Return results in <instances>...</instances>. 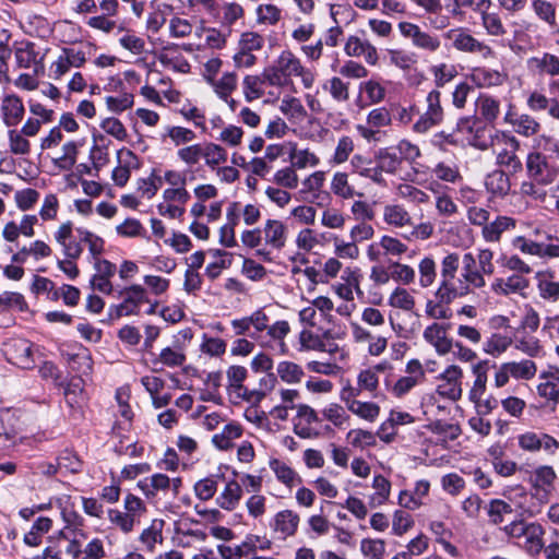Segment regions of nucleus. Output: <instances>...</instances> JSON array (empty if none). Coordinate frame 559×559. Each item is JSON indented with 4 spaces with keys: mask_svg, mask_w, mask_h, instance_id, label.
I'll return each mask as SVG.
<instances>
[{
    "mask_svg": "<svg viewBox=\"0 0 559 559\" xmlns=\"http://www.w3.org/2000/svg\"><path fill=\"white\" fill-rule=\"evenodd\" d=\"M355 150L354 139L349 135H342L338 138L334 147L333 154L331 155L329 163L333 166L343 165L350 159V156Z\"/></svg>",
    "mask_w": 559,
    "mask_h": 559,
    "instance_id": "44",
    "label": "nucleus"
},
{
    "mask_svg": "<svg viewBox=\"0 0 559 559\" xmlns=\"http://www.w3.org/2000/svg\"><path fill=\"white\" fill-rule=\"evenodd\" d=\"M429 71L437 87H443L457 75L455 66L445 62L433 64Z\"/></svg>",
    "mask_w": 559,
    "mask_h": 559,
    "instance_id": "63",
    "label": "nucleus"
},
{
    "mask_svg": "<svg viewBox=\"0 0 559 559\" xmlns=\"http://www.w3.org/2000/svg\"><path fill=\"white\" fill-rule=\"evenodd\" d=\"M123 298L121 304L115 307L117 317L135 316L143 304H151L148 292L139 284H133L120 292Z\"/></svg>",
    "mask_w": 559,
    "mask_h": 559,
    "instance_id": "12",
    "label": "nucleus"
},
{
    "mask_svg": "<svg viewBox=\"0 0 559 559\" xmlns=\"http://www.w3.org/2000/svg\"><path fill=\"white\" fill-rule=\"evenodd\" d=\"M164 525L165 522L163 520L154 519L151 524L141 532L139 542L143 545L147 552H154L156 546L163 544Z\"/></svg>",
    "mask_w": 559,
    "mask_h": 559,
    "instance_id": "33",
    "label": "nucleus"
},
{
    "mask_svg": "<svg viewBox=\"0 0 559 559\" xmlns=\"http://www.w3.org/2000/svg\"><path fill=\"white\" fill-rule=\"evenodd\" d=\"M545 238L548 241L556 240V242H537L524 236H516L512 239V247L523 254L543 260L559 259V238L552 234H547Z\"/></svg>",
    "mask_w": 559,
    "mask_h": 559,
    "instance_id": "6",
    "label": "nucleus"
},
{
    "mask_svg": "<svg viewBox=\"0 0 559 559\" xmlns=\"http://www.w3.org/2000/svg\"><path fill=\"white\" fill-rule=\"evenodd\" d=\"M419 280L418 285L421 288H428L432 286L437 278V263L432 257H424L418 262Z\"/></svg>",
    "mask_w": 559,
    "mask_h": 559,
    "instance_id": "55",
    "label": "nucleus"
},
{
    "mask_svg": "<svg viewBox=\"0 0 559 559\" xmlns=\"http://www.w3.org/2000/svg\"><path fill=\"white\" fill-rule=\"evenodd\" d=\"M3 353L11 364L22 369H32L35 366L33 345L25 338H10L3 345Z\"/></svg>",
    "mask_w": 559,
    "mask_h": 559,
    "instance_id": "11",
    "label": "nucleus"
},
{
    "mask_svg": "<svg viewBox=\"0 0 559 559\" xmlns=\"http://www.w3.org/2000/svg\"><path fill=\"white\" fill-rule=\"evenodd\" d=\"M514 379L531 380L537 372V366L533 360L523 359L521 361H509L506 362Z\"/></svg>",
    "mask_w": 559,
    "mask_h": 559,
    "instance_id": "59",
    "label": "nucleus"
},
{
    "mask_svg": "<svg viewBox=\"0 0 559 559\" xmlns=\"http://www.w3.org/2000/svg\"><path fill=\"white\" fill-rule=\"evenodd\" d=\"M323 90L329 92L337 103H345L349 99V86L341 78L333 76L324 82Z\"/></svg>",
    "mask_w": 559,
    "mask_h": 559,
    "instance_id": "60",
    "label": "nucleus"
},
{
    "mask_svg": "<svg viewBox=\"0 0 559 559\" xmlns=\"http://www.w3.org/2000/svg\"><path fill=\"white\" fill-rule=\"evenodd\" d=\"M490 287L496 295L508 296L526 289L528 281L520 274H512L507 278H495Z\"/></svg>",
    "mask_w": 559,
    "mask_h": 559,
    "instance_id": "28",
    "label": "nucleus"
},
{
    "mask_svg": "<svg viewBox=\"0 0 559 559\" xmlns=\"http://www.w3.org/2000/svg\"><path fill=\"white\" fill-rule=\"evenodd\" d=\"M469 78L480 88L501 86L508 80L507 73L485 67L472 69Z\"/></svg>",
    "mask_w": 559,
    "mask_h": 559,
    "instance_id": "25",
    "label": "nucleus"
},
{
    "mask_svg": "<svg viewBox=\"0 0 559 559\" xmlns=\"http://www.w3.org/2000/svg\"><path fill=\"white\" fill-rule=\"evenodd\" d=\"M242 497V488L240 484L235 480H228L216 498V503L224 510L231 511L234 510L240 502Z\"/></svg>",
    "mask_w": 559,
    "mask_h": 559,
    "instance_id": "37",
    "label": "nucleus"
},
{
    "mask_svg": "<svg viewBox=\"0 0 559 559\" xmlns=\"http://www.w3.org/2000/svg\"><path fill=\"white\" fill-rule=\"evenodd\" d=\"M344 51L348 57H362L369 66H376L379 61L377 48L367 39L350 35L344 45Z\"/></svg>",
    "mask_w": 559,
    "mask_h": 559,
    "instance_id": "18",
    "label": "nucleus"
},
{
    "mask_svg": "<svg viewBox=\"0 0 559 559\" xmlns=\"http://www.w3.org/2000/svg\"><path fill=\"white\" fill-rule=\"evenodd\" d=\"M243 429L238 423H229L224 426L221 432L212 437L213 444L219 450H229L234 447V440L242 436Z\"/></svg>",
    "mask_w": 559,
    "mask_h": 559,
    "instance_id": "38",
    "label": "nucleus"
},
{
    "mask_svg": "<svg viewBox=\"0 0 559 559\" xmlns=\"http://www.w3.org/2000/svg\"><path fill=\"white\" fill-rule=\"evenodd\" d=\"M340 331H335L334 328H328L322 331V335L313 333L311 330L304 329L299 333L300 350H317L328 352L330 354L335 353L338 347L337 345L326 347L323 340H331L340 336Z\"/></svg>",
    "mask_w": 559,
    "mask_h": 559,
    "instance_id": "16",
    "label": "nucleus"
},
{
    "mask_svg": "<svg viewBox=\"0 0 559 559\" xmlns=\"http://www.w3.org/2000/svg\"><path fill=\"white\" fill-rule=\"evenodd\" d=\"M261 542V537L258 535H248L239 545H218L217 552L222 559H241L247 558L255 554L258 543Z\"/></svg>",
    "mask_w": 559,
    "mask_h": 559,
    "instance_id": "20",
    "label": "nucleus"
},
{
    "mask_svg": "<svg viewBox=\"0 0 559 559\" xmlns=\"http://www.w3.org/2000/svg\"><path fill=\"white\" fill-rule=\"evenodd\" d=\"M445 37L452 40L453 47L463 52H478L483 57L488 58L493 55L492 49L486 44L476 39L464 28H453L447 32Z\"/></svg>",
    "mask_w": 559,
    "mask_h": 559,
    "instance_id": "14",
    "label": "nucleus"
},
{
    "mask_svg": "<svg viewBox=\"0 0 559 559\" xmlns=\"http://www.w3.org/2000/svg\"><path fill=\"white\" fill-rule=\"evenodd\" d=\"M360 551L367 559H383L385 542L380 538H364L360 542Z\"/></svg>",
    "mask_w": 559,
    "mask_h": 559,
    "instance_id": "64",
    "label": "nucleus"
},
{
    "mask_svg": "<svg viewBox=\"0 0 559 559\" xmlns=\"http://www.w3.org/2000/svg\"><path fill=\"white\" fill-rule=\"evenodd\" d=\"M300 518L297 512L286 509L277 512L271 524L275 533L281 534L282 537L294 536L298 530Z\"/></svg>",
    "mask_w": 559,
    "mask_h": 559,
    "instance_id": "26",
    "label": "nucleus"
},
{
    "mask_svg": "<svg viewBox=\"0 0 559 559\" xmlns=\"http://www.w3.org/2000/svg\"><path fill=\"white\" fill-rule=\"evenodd\" d=\"M8 145L13 155H28L32 151L28 138L16 127L8 128Z\"/></svg>",
    "mask_w": 559,
    "mask_h": 559,
    "instance_id": "46",
    "label": "nucleus"
},
{
    "mask_svg": "<svg viewBox=\"0 0 559 559\" xmlns=\"http://www.w3.org/2000/svg\"><path fill=\"white\" fill-rule=\"evenodd\" d=\"M52 527V520L47 516L38 518L32 525L31 530L25 533L23 540L29 547H37L41 544L43 537Z\"/></svg>",
    "mask_w": 559,
    "mask_h": 559,
    "instance_id": "43",
    "label": "nucleus"
},
{
    "mask_svg": "<svg viewBox=\"0 0 559 559\" xmlns=\"http://www.w3.org/2000/svg\"><path fill=\"white\" fill-rule=\"evenodd\" d=\"M346 440L352 447L360 450L374 447L377 443L373 432L360 428L350 429L346 435Z\"/></svg>",
    "mask_w": 559,
    "mask_h": 559,
    "instance_id": "61",
    "label": "nucleus"
},
{
    "mask_svg": "<svg viewBox=\"0 0 559 559\" xmlns=\"http://www.w3.org/2000/svg\"><path fill=\"white\" fill-rule=\"evenodd\" d=\"M263 243L274 250H282L287 241V228L282 221L267 219L263 227Z\"/></svg>",
    "mask_w": 559,
    "mask_h": 559,
    "instance_id": "21",
    "label": "nucleus"
},
{
    "mask_svg": "<svg viewBox=\"0 0 559 559\" xmlns=\"http://www.w3.org/2000/svg\"><path fill=\"white\" fill-rule=\"evenodd\" d=\"M476 106L481 118L488 123L495 122L500 115V102L492 96H479Z\"/></svg>",
    "mask_w": 559,
    "mask_h": 559,
    "instance_id": "52",
    "label": "nucleus"
},
{
    "mask_svg": "<svg viewBox=\"0 0 559 559\" xmlns=\"http://www.w3.org/2000/svg\"><path fill=\"white\" fill-rule=\"evenodd\" d=\"M331 193L342 200H352L356 195L362 197L349 182V175L345 171H335L330 181Z\"/></svg>",
    "mask_w": 559,
    "mask_h": 559,
    "instance_id": "30",
    "label": "nucleus"
},
{
    "mask_svg": "<svg viewBox=\"0 0 559 559\" xmlns=\"http://www.w3.org/2000/svg\"><path fill=\"white\" fill-rule=\"evenodd\" d=\"M538 296L546 301L559 300V282L555 281V272L551 270L538 271L535 275Z\"/></svg>",
    "mask_w": 559,
    "mask_h": 559,
    "instance_id": "23",
    "label": "nucleus"
},
{
    "mask_svg": "<svg viewBox=\"0 0 559 559\" xmlns=\"http://www.w3.org/2000/svg\"><path fill=\"white\" fill-rule=\"evenodd\" d=\"M228 34L215 27L204 26L203 23L195 27V35L199 38L203 37L204 46L210 49H223L226 46Z\"/></svg>",
    "mask_w": 559,
    "mask_h": 559,
    "instance_id": "39",
    "label": "nucleus"
},
{
    "mask_svg": "<svg viewBox=\"0 0 559 559\" xmlns=\"http://www.w3.org/2000/svg\"><path fill=\"white\" fill-rule=\"evenodd\" d=\"M504 122L509 123L514 132L526 138L535 135L540 129L539 122L532 116L527 114L518 115L511 110L506 114Z\"/></svg>",
    "mask_w": 559,
    "mask_h": 559,
    "instance_id": "27",
    "label": "nucleus"
},
{
    "mask_svg": "<svg viewBox=\"0 0 559 559\" xmlns=\"http://www.w3.org/2000/svg\"><path fill=\"white\" fill-rule=\"evenodd\" d=\"M413 421L414 418L409 413L392 411L389 418L379 427L377 435L382 441L390 443L396 436L395 426L406 425Z\"/></svg>",
    "mask_w": 559,
    "mask_h": 559,
    "instance_id": "31",
    "label": "nucleus"
},
{
    "mask_svg": "<svg viewBox=\"0 0 559 559\" xmlns=\"http://www.w3.org/2000/svg\"><path fill=\"white\" fill-rule=\"evenodd\" d=\"M460 298L457 292L438 287L435 292V299H428L425 305V313L433 320H448L452 317L449 308L455 299Z\"/></svg>",
    "mask_w": 559,
    "mask_h": 559,
    "instance_id": "15",
    "label": "nucleus"
},
{
    "mask_svg": "<svg viewBox=\"0 0 559 559\" xmlns=\"http://www.w3.org/2000/svg\"><path fill=\"white\" fill-rule=\"evenodd\" d=\"M424 340L430 344L438 355H448L453 348V341L448 336L447 328L433 322L423 333Z\"/></svg>",
    "mask_w": 559,
    "mask_h": 559,
    "instance_id": "19",
    "label": "nucleus"
},
{
    "mask_svg": "<svg viewBox=\"0 0 559 559\" xmlns=\"http://www.w3.org/2000/svg\"><path fill=\"white\" fill-rule=\"evenodd\" d=\"M269 466L270 469L274 473L276 479L288 488L302 483L299 474L284 461L272 459L269 462Z\"/></svg>",
    "mask_w": 559,
    "mask_h": 559,
    "instance_id": "36",
    "label": "nucleus"
},
{
    "mask_svg": "<svg viewBox=\"0 0 559 559\" xmlns=\"http://www.w3.org/2000/svg\"><path fill=\"white\" fill-rule=\"evenodd\" d=\"M489 148L496 156L497 164L504 166L512 171L522 168V163L516 155L520 142L508 132L493 130L489 132Z\"/></svg>",
    "mask_w": 559,
    "mask_h": 559,
    "instance_id": "4",
    "label": "nucleus"
},
{
    "mask_svg": "<svg viewBox=\"0 0 559 559\" xmlns=\"http://www.w3.org/2000/svg\"><path fill=\"white\" fill-rule=\"evenodd\" d=\"M463 369L451 364L437 377V393L448 400L459 401L463 393Z\"/></svg>",
    "mask_w": 559,
    "mask_h": 559,
    "instance_id": "9",
    "label": "nucleus"
},
{
    "mask_svg": "<svg viewBox=\"0 0 559 559\" xmlns=\"http://www.w3.org/2000/svg\"><path fill=\"white\" fill-rule=\"evenodd\" d=\"M516 227V221L509 216H498L495 221L488 222L481 228V237L487 242H499L504 231L513 230Z\"/></svg>",
    "mask_w": 559,
    "mask_h": 559,
    "instance_id": "32",
    "label": "nucleus"
},
{
    "mask_svg": "<svg viewBox=\"0 0 559 559\" xmlns=\"http://www.w3.org/2000/svg\"><path fill=\"white\" fill-rule=\"evenodd\" d=\"M488 369L489 361L486 359L479 360L472 366L474 382L469 390V400L474 403H479L486 392Z\"/></svg>",
    "mask_w": 559,
    "mask_h": 559,
    "instance_id": "29",
    "label": "nucleus"
},
{
    "mask_svg": "<svg viewBox=\"0 0 559 559\" xmlns=\"http://www.w3.org/2000/svg\"><path fill=\"white\" fill-rule=\"evenodd\" d=\"M512 343V338L508 335L491 333L484 342L483 350L489 356L499 357L508 350Z\"/></svg>",
    "mask_w": 559,
    "mask_h": 559,
    "instance_id": "45",
    "label": "nucleus"
},
{
    "mask_svg": "<svg viewBox=\"0 0 559 559\" xmlns=\"http://www.w3.org/2000/svg\"><path fill=\"white\" fill-rule=\"evenodd\" d=\"M107 515L110 524L123 534L131 533L135 525H138L126 511H121L119 509H109Z\"/></svg>",
    "mask_w": 559,
    "mask_h": 559,
    "instance_id": "62",
    "label": "nucleus"
},
{
    "mask_svg": "<svg viewBox=\"0 0 559 559\" xmlns=\"http://www.w3.org/2000/svg\"><path fill=\"white\" fill-rule=\"evenodd\" d=\"M206 538V533L201 530H186L182 526L176 528V543L182 548H191L197 544H202Z\"/></svg>",
    "mask_w": 559,
    "mask_h": 559,
    "instance_id": "54",
    "label": "nucleus"
},
{
    "mask_svg": "<svg viewBox=\"0 0 559 559\" xmlns=\"http://www.w3.org/2000/svg\"><path fill=\"white\" fill-rule=\"evenodd\" d=\"M425 110L413 124V131L419 134L427 133L433 127L442 123L444 119V109L441 105V93L438 90H431L425 99Z\"/></svg>",
    "mask_w": 559,
    "mask_h": 559,
    "instance_id": "7",
    "label": "nucleus"
},
{
    "mask_svg": "<svg viewBox=\"0 0 559 559\" xmlns=\"http://www.w3.org/2000/svg\"><path fill=\"white\" fill-rule=\"evenodd\" d=\"M514 347L524 355L537 358L544 356V347L540 341L531 334H523L515 338Z\"/></svg>",
    "mask_w": 559,
    "mask_h": 559,
    "instance_id": "50",
    "label": "nucleus"
},
{
    "mask_svg": "<svg viewBox=\"0 0 559 559\" xmlns=\"http://www.w3.org/2000/svg\"><path fill=\"white\" fill-rule=\"evenodd\" d=\"M557 474L549 465H542L535 468L530 476L532 486V498L536 500L530 507L524 509V513L528 516H535L540 513L542 507L549 502L551 493L555 489V480Z\"/></svg>",
    "mask_w": 559,
    "mask_h": 559,
    "instance_id": "3",
    "label": "nucleus"
},
{
    "mask_svg": "<svg viewBox=\"0 0 559 559\" xmlns=\"http://www.w3.org/2000/svg\"><path fill=\"white\" fill-rule=\"evenodd\" d=\"M209 85L213 88L218 98L228 102L229 96H231L237 88L238 78L234 72H225L219 79H214Z\"/></svg>",
    "mask_w": 559,
    "mask_h": 559,
    "instance_id": "41",
    "label": "nucleus"
},
{
    "mask_svg": "<svg viewBox=\"0 0 559 559\" xmlns=\"http://www.w3.org/2000/svg\"><path fill=\"white\" fill-rule=\"evenodd\" d=\"M138 488L146 499H154L157 496L167 495L169 491L177 497L182 486L180 477L169 478L163 473H155L138 481Z\"/></svg>",
    "mask_w": 559,
    "mask_h": 559,
    "instance_id": "8",
    "label": "nucleus"
},
{
    "mask_svg": "<svg viewBox=\"0 0 559 559\" xmlns=\"http://www.w3.org/2000/svg\"><path fill=\"white\" fill-rule=\"evenodd\" d=\"M186 361V354L180 346L163 348L159 355L153 359V364H160L168 368L181 367Z\"/></svg>",
    "mask_w": 559,
    "mask_h": 559,
    "instance_id": "49",
    "label": "nucleus"
},
{
    "mask_svg": "<svg viewBox=\"0 0 559 559\" xmlns=\"http://www.w3.org/2000/svg\"><path fill=\"white\" fill-rule=\"evenodd\" d=\"M383 223L393 229H411L408 234H402L403 238L413 240H427L433 234V225L430 222L415 224L414 217L404 204L397 202L385 203L382 207Z\"/></svg>",
    "mask_w": 559,
    "mask_h": 559,
    "instance_id": "2",
    "label": "nucleus"
},
{
    "mask_svg": "<svg viewBox=\"0 0 559 559\" xmlns=\"http://www.w3.org/2000/svg\"><path fill=\"white\" fill-rule=\"evenodd\" d=\"M67 404L71 408H81L86 401L84 380L81 377L72 378L64 389Z\"/></svg>",
    "mask_w": 559,
    "mask_h": 559,
    "instance_id": "42",
    "label": "nucleus"
},
{
    "mask_svg": "<svg viewBox=\"0 0 559 559\" xmlns=\"http://www.w3.org/2000/svg\"><path fill=\"white\" fill-rule=\"evenodd\" d=\"M76 234L80 241L87 245L92 260L100 257L105 246L103 238L85 228H76Z\"/></svg>",
    "mask_w": 559,
    "mask_h": 559,
    "instance_id": "58",
    "label": "nucleus"
},
{
    "mask_svg": "<svg viewBox=\"0 0 559 559\" xmlns=\"http://www.w3.org/2000/svg\"><path fill=\"white\" fill-rule=\"evenodd\" d=\"M205 165L214 170L221 164L227 162V151L219 144L213 142L203 143V157Z\"/></svg>",
    "mask_w": 559,
    "mask_h": 559,
    "instance_id": "47",
    "label": "nucleus"
},
{
    "mask_svg": "<svg viewBox=\"0 0 559 559\" xmlns=\"http://www.w3.org/2000/svg\"><path fill=\"white\" fill-rule=\"evenodd\" d=\"M544 527L536 522H531L525 534L523 547L531 555H538L544 548Z\"/></svg>",
    "mask_w": 559,
    "mask_h": 559,
    "instance_id": "40",
    "label": "nucleus"
},
{
    "mask_svg": "<svg viewBox=\"0 0 559 559\" xmlns=\"http://www.w3.org/2000/svg\"><path fill=\"white\" fill-rule=\"evenodd\" d=\"M480 14L481 25L490 36L502 37L507 34L500 15L497 12H489L485 9Z\"/></svg>",
    "mask_w": 559,
    "mask_h": 559,
    "instance_id": "56",
    "label": "nucleus"
},
{
    "mask_svg": "<svg viewBox=\"0 0 559 559\" xmlns=\"http://www.w3.org/2000/svg\"><path fill=\"white\" fill-rule=\"evenodd\" d=\"M486 273L481 272L476 264V259L472 252H465L462 255V271L457 278L455 290L460 298L473 293L474 289H480L486 286Z\"/></svg>",
    "mask_w": 559,
    "mask_h": 559,
    "instance_id": "5",
    "label": "nucleus"
},
{
    "mask_svg": "<svg viewBox=\"0 0 559 559\" xmlns=\"http://www.w3.org/2000/svg\"><path fill=\"white\" fill-rule=\"evenodd\" d=\"M325 182V173L317 170L306 177L301 182L299 193L306 201H314L322 192Z\"/></svg>",
    "mask_w": 559,
    "mask_h": 559,
    "instance_id": "35",
    "label": "nucleus"
},
{
    "mask_svg": "<svg viewBox=\"0 0 559 559\" xmlns=\"http://www.w3.org/2000/svg\"><path fill=\"white\" fill-rule=\"evenodd\" d=\"M528 67L539 75H559V57L550 52H543L528 59Z\"/></svg>",
    "mask_w": 559,
    "mask_h": 559,
    "instance_id": "34",
    "label": "nucleus"
},
{
    "mask_svg": "<svg viewBox=\"0 0 559 559\" xmlns=\"http://www.w3.org/2000/svg\"><path fill=\"white\" fill-rule=\"evenodd\" d=\"M399 31L404 38L412 41V45L428 53H436L441 48V39L438 35L423 31L417 24L400 22Z\"/></svg>",
    "mask_w": 559,
    "mask_h": 559,
    "instance_id": "10",
    "label": "nucleus"
},
{
    "mask_svg": "<svg viewBox=\"0 0 559 559\" xmlns=\"http://www.w3.org/2000/svg\"><path fill=\"white\" fill-rule=\"evenodd\" d=\"M388 305L392 308L411 312L416 306L415 297L404 287H396L388 298Z\"/></svg>",
    "mask_w": 559,
    "mask_h": 559,
    "instance_id": "51",
    "label": "nucleus"
},
{
    "mask_svg": "<svg viewBox=\"0 0 559 559\" xmlns=\"http://www.w3.org/2000/svg\"><path fill=\"white\" fill-rule=\"evenodd\" d=\"M461 263L460 254L457 252H449L441 260V278L438 287L445 288L452 292L455 290L457 283L456 273Z\"/></svg>",
    "mask_w": 559,
    "mask_h": 559,
    "instance_id": "24",
    "label": "nucleus"
},
{
    "mask_svg": "<svg viewBox=\"0 0 559 559\" xmlns=\"http://www.w3.org/2000/svg\"><path fill=\"white\" fill-rule=\"evenodd\" d=\"M262 76L266 84L282 90H294L295 78L300 79L306 90H311L317 80L316 71L307 68L289 49L282 50L271 64L264 68Z\"/></svg>",
    "mask_w": 559,
    "mask_h": 559,
    "instance_id": "1",
    "label": "nucleus"
},
{
    "mask_svg": "<svg viewBox=\"0 0 559 559\" xmlns=\"http://www.w3.org/2000/svg\"><path fill=\"white\" fill-rule=\"evenodd\" d=\"M14 57L19 68L29 69L37 60L35 45L31 41H21L14 49Z\"/></svg>",
    "mask_w": 559,
    "mask_h": 559,
    "instance_id": "53",
    "label": "nucleus"
},
{
    "mask_svg": "<svg viewBox=\"0 0 559 559\" xmlns=\"http://www.w3.org/2000/svg\"><path fill=\"white\" fill-rule=\"evenodd\" d=\"M276 372L282 381L288 384L301 382L305 372L302 368L293 361H281L276 367Z\"/></svg>",
    "mask_w": 559,
    "mask_h": 559,
    "instance_id": "57",
    "label": "nucleus"
},
{
    "mask_svg": "<svg viewBox=\"0 0 559 559\" xmlns=\"http://www.w3.org/2000/svg\"><path fill=\"white\" fill-rule=\"evenodd\" d=\"M157 60L166 69L179 73L190 71V63L174 44L163 47L157 53Z\"/></svg>",
    "mask_w": 559,
    "mask_h": 559,
    "instance_id": "22",
    "label": "nucleus"
},
{
    "mask_svg": "<svg viewBox=\"0 0 559 559\" xmlns=\"http://www.w3.org/2000/svg\"><path fill=\"white\" fill-rule=\"evenodd\" d=\"M25 106L15 93H3L0 98V121L5 128L17 127L24 119Z\"/></svg>",
    "mask_w": 559,
    "mask_h": 559,
    "instance_id": "13",
    "label": "nucleus"
},
{
    "mask_svg": "<svg viewBox=\"0 0 559 559\" xmlns=\"http://www.w3.org/2000/svg\"><path fill=\"white\" fill-rule=\"evenodd\" d=\"M487 190L497 197H504L509 193L511 185L508 175L501 170H493L486 178Z\"/></svg>",
    "mask_w": 559,
    "mask_h": 559,
    "instance_id": "48",
    "label": "nucleus"
},
{
    "mask_svg": "<svg viewBox=\"0 0 559 559\" xmlns=\"http://www.w3.org/2000/svg\"><path fill=\"white\" fill-rule=\"evenodd\" d=\"M526 169L530 177L542 185L551 183L558 175V171L548 164L546 156L538 152L527 155Z\"/></svg>",
    "mask_w": 559,
    "mask_h": 559,
    "instance_id": "17",
    "label": "nucleus"
}]
</instances>
